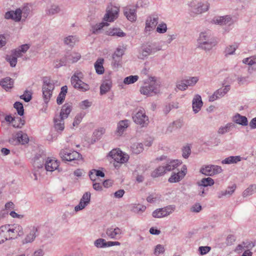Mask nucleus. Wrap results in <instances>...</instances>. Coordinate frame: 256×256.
<instances>
[{
	"label": "nucleus",
	"instance_id": "a878e982",
	"mask_svg": "<svg viewBox=\"0 0 256 256\" xmlns=\"http://www.w3.org/2000/svg\"><path fill=\"white\" fill-rule=\"evenodd\" d=\"M182 164V162L178 160H168L164 166L166 172H170L177 168Z\"/></svg>",
	"mask_w": 256,
	"mask_h": 256
},
{
	"label": "nucleus",
	"instance_id": "7ed1b4c3",
	"mask_svg": "<svg viewBox=\"0 0 256 256\" xmlns=\"http://www.w3.org/2000/svg\"><path fill=\"white\" fill-rule=\"evenodd\" d=\"M162 50L161 46L158 45L156 43H150L144 45L142 47V51L140 53L138 58L144 59L148 56L153 54L158 51Z\"/></svg>",
	"mask_w": 256,
	"mask_h": 256
},
{
	"label": "nucleus",
	"instance_id": "13d9d810",
	"mask_svg": "<svg viewBox=\"0 0 256 256\" xmlns=\"http://www.w3.org/2000/svg\"><path fill=\"white\" fill-rule=\"evenodd\" d=\"M106 242L104 239L98 238L94 242V245L98 248H106Z\"/></svg>",
	"mask_w": 256,
	"mask_h": 256
},
{
	"label": "nucleus",
	"instance_id": "f704fd0d",
	"mask_svg": "<svg viewBox=\"0 0 256 256\" xmlns=\"http://www.w3.org/2000/svg\"><path fill=\"white\" fill-rule=\"evenodd\" d=\"M166 172L164 166H159L151 173L152 178H158L163 176Z\"/></svg>",
	"mask_w": 256,
	"mask_h": 256
},
{
	"label": "nucleus",
	"instance_id": "4be33fe9",
	"mask_svg": "<svg viewBox=\"0 0 256 256\" xmlns=\"http://www.w3.org/2000/svg\"><path fill=\"white\" fill-rule=\"evenodd\" d=\"M130 121L128 120H120L118 123L116 134L118 136H121L130 126Z\"/></svg>",
	"mask_w": 256,
	"mask_h": 256
},
{
	"label": "nucleus",
	"instance_id": "393cba45",
	"mask_svg": "<svg viewBox=\"0 0 256 256\" xmlns=\"http://www.w3.org/2000/svg\"><path fill=\"white\" fill-rule=\"evenodd\" d=\"M203 105L201 96L199 94L194 96L192 102V109L195 114L198 113Z\"/></svg>",
	"mask_w": 256,
	"mask_h": 256
},
{
	"label": "nucleus",
	"instance_id": "a18cd8bd",
	"mask_svg": "<svg viewBox=\"0 0 256 256\" xmlns=\"http://www.w3.org/2000/svg\"><path fill=\"white\" fill-rule=\"evenodd\" d=\"M67 54L70 64L77 62L81 58L80 54L78 52L68 53Z\"/></svg>",
	"mask_w": 256,
	"mask_h": 256
},
{
	"label": "nucleus",
	"instance_id": "2f4dec72",
	"mask_svg": "<svg viewBox=\"0 0 256 256\" xmlns=\"http://www.w3.org/2000/svg\"><path fill=\"white\" fill-rule=\"evenodd\" d=\"M235 126L234 124L232 122H229L226 124L224 126H220L218 130V133L220 134H225L230 132Z\"/></svg>",
	"mask_w": 256,
	"mask_h": 256
},
{
	"label": "nucleus",
	"instance_id": "3c124183",
	"mask_svg": "<svg viewBox=\"0 0 256 256\" xmlns=\"http://www.w3.org/2000/svg\"><path fill=\"white\" fill-rule=\"evenodd\" d=\"M238 48V45L234 44L232 45H230L226 47L224 50V54L226 56L231 55L234 54L236 49Z\"/></svg>",
	"mask_w": 256,
	"mask_h": 256
},
{
	"label": "nucleus",
	"instance_id": "e433bc0d",
	"mask_svg": "<svg viewBox=\"0 0 256 256\" xmlns=\"http://www.w3.org/2000/svg\"><path fill=\"white\" fill-rule=\"evenodd\" d=\"M107 34L110 36L123 37L126 36V34L120 28H112L107 31Z\"/></svg>",
	"mask_w": 256,
	"mask_h": 256
},
{
	"label": "nucleus",
	"instance_id": "4468645a",
	"mask_svg": "<svg viewBox=\"0 0 256 256\" xmlns=\"http://www.w3.org/2000/svg\"><path fill=\"white\" fill-rule=\"evenodd\" d=\"M230 86L226 85L224 88H220L215 91L214 94L209 96L208 100L214 102L217 99L223 97L230 90Z\"/></svg>",
	"mask_w": 256,
	"mask_h": 256
},
{
	"label": "nucleus",
	"instance_id": "a19ab883",
	"mask_svg": "<svg viewBox=\"0 0 256 256\" xmlns=\"http://www.w3.org/2000/svg\"><path fill=\"white\" fill-rule=\"evenodd\" d=\"M60 10V8L58 6L52 4L50 8L48 7L46 8V12L48 16H52L58 13Z\"/></svg>",
	"mask_w": 256,
	"mask_h": 256
},
{
	"label": "nucleus",
	"instance_id": "f257e3e1",
	"mask_svg": "<svg viewBox=\"0 0 256 256\" xmlns=\"http://www.w3.org/2000/svg\"><path fill=\"white\" fill-rule=\"evenodd\" d=\"M83 77L84 75L82 72H76L72 76L70 81L74 88L84 92L90 90V86L82 82Z\"/></svg>",
	"mask_w": 256,
	"mask_h": 256
},
{
	"label": "nucleus",
	"instance_id": "473e14b6",
	"mask_svg": "<svg viewBox=\"0 0 256 256\" xmlns=\"http://www.w3.org/2000/svg\"><path fill=\"white\" fill-rule=\"evenodd\" d=\"M213 40L211 37L210 32H202L198 40V44H202L205 42Z\"/></svg>",
	"mask_w": 256,
	"mask_h": 256
},
{
	"label": "nucleus",
	"instance_id": "37998d69",
	"mask_svg": "<svg viewBox=\"0 0 256 256\" xmlns=\"http://www.w3.org/2000/svg\"><path fill=\"white\" fill-rule=\"evenodd\" d=\"M131 150L134 154H138L144 150L143 144L142 143H134L131 146Z\"/></svg>",
	"mask_w": 256,
	"mask_h": 256
},
{
	"label": "nucleus",
	"instance_id": "bf43d9fd",
	"mask_svg": "<svg viewBox=\"0 0 256 256\" xmlns=\"http://www.w3.org/2000/svg\"><path fill=\"white\" fill-rule=\"evenodd\" d=\"M18 58L16 56H14L12 54L10 56H6V60L9 62L10 66L12 67H15L17 64Z\"/></svg>",
	"mask_w": 256,
	"mask_h": 256
},
{
	"label": "nucleus",
	"instance_id": "5701e85b",
	"mask_svg": "<svg viewBox=\"0 0 256 256\" xmlns=\"http://www.w3.org/2000/svg\"><path fill=\"white\" fill-rule=\"evenodd\" d=\"M20 8H17L15 11L10 10L7 12L4 15V18L7 20H12L18 22L21 20L22 16Z\"/></svg>",
	"mask_w": 256,
	"mask_h": 256
},
{
	"label": "nucleus",
	"instance_id": "6e6d98bb",
	"mask_svg": "<svg viewBox=\"0 0 256 256\" xmlns=\"http://www.w3.org/2000/svg\"><path fill=\"white\" fill-rule=\"evenodd\" d=\"M84 115L85 114L84 112H80L74 118V121L73 122V126H78L82 122V120Z\"/></svg>",
	"mask_w": 256,
	"mask_h": 256
},
{
	"label": "nucleus",
	"instance_id": "9b49d317",
	"mask_svg": "<svg viewBox=\"0 0 256 256\" xmlns=\"http://www.w3.org/2000/svg\"><path fill=\"white\" fill-rule=\"evenodd\" d=\"M109 156L118 164H124L126 162L129 158L128 154H124L120 150H113L109 153Z\"/></svg>",
	"mask_w": 256,
	"mask_h": 256
},
{
	"label": "nucleus",
	"instance_id": "e2e57ef3",
	"mask_svg": "<svg viewBox=\"0 0 256 256\" xmlns=\"http://www.w3.org/2000/svg\"><path fill=\"white\" fill-rule=\"evenodd\" d=\"M168 30L167 26L166 23L162 22L158 24L156 31L159 34H164Z\"/></svg>",
	"mask_w": 256,
	"mask_h": 256
},
{
	"label": "nucleus",
	"instance_id": "9d476101",
	"mask_svg": "<svg viewBox=\"0 0 256 256\" xmlns=\"http://www.w3.org/2000/svg\"><path fill=\"white\" fill-rule=\"evenodd\" d=\"M10 239L16 238L18 236L24 234L22 228L18 224L6 225Z\"/></svg>",
	"mask_w": 256,
	"mask_h": 256
},
{
	"label": "nucleus",
	"instance_id": "09e8293b",
	"mask_svg": "<svg viewBox=\"0 0 256 256\" xmlns=\"http://www.w3.org/2000/svg\"><path fill=\"white\" fill-rule=\"evenodd\" d=\"M198 76L189 77L188 78L184 79V81L186 82V84L188 88V86H194L198 81Z\"/></svg>",
	"mask_w": 256,
	"mask_h": 256
},
{
	"label": "nucleus",
	"instance_id": "58836bf2",
	"mask_svg": "<svg viewBox=\"0 0 256 256\" xmlns=\"http://www.w3.org/2000/svg\"><path fill=\"white\" fill-rule=\"evenodd\" d=\"M254 246V244L252 242H250L246 240V242H244L242 244H238L236 250L238 252L239 250H242L244 248H252Z\"/></svg>",
	"mask_w": 256,
	"mask_h": 256
},
{
	"label": "nucleus",
	"instance_id": "bb28decb",
	"mask_svg": "<svg viewBox=\"0 0 256 256\" xmlns=\"http://www.w3.org/2000/svg\"><path fill=\"white\" fill-rule=\"evenodd\" d=\"M72 110V104L66 103L62 106L58 117L62 119L67 118Z\"/></svg>",
	"mask_w": 256,
	"mask_h": 256
},
{
	"label": "nucleus",
	"instance_id": "cd10ccee",
	"mask_svg": "<svg viewBox=\"0 0 256 256\" xmlns=\"http://www.w3.org/2000/svg\"><path fill=\"white\" fill-rule=\"evenodd\" d=\"M0 86L8 91L13 87L14 80L10 77H6L0 80Z\"/></svg>",
	"mask_w": 256,
	"mask_h": 256
},
{
	"label": "nucleus",
	"instance_id": "f03ea898",
	"mask_svg": "<svg viewBox=\"0 0 256 256\" xmlns=\"http://www.w3.org/2000/svg\"><path fill=\"white\" fill-rule=\"evenodd\" d=\"M192 14L198 15L205 12L208 10L209 5L206 2H203L201 0H192L190 4Z\"/></svg>",
	"mask_w": 256,
	"mask_h": 256
},
{
	"label": "nucleus",
	"instance_id": "412c9836",
	"mask_svg": "<svg viewBox=\"0 0 256 256\" xmlns=\"http://www.w3.org/2000/svg\"><path fill=\"white\" fill-rule=\"evenodd\" d=\"M5 120L9 122H11L14 128H20L25 124L24 120L20 117L12 118L11 116H6Z\"/></svg>",
	"mask_w": 256,
	"mask_h": 256
},
{
	"label": "nucleus",
	"instance_id": "680f3d73",
	"mask_svg": "<svg viewBox=\"0 0 256 256\" xmlns=\"http://www.w3.org/2000/svg\"><path fill=\"white\" fill-rule=\"evenodd\" d=\"M92 102L88 100H86L81 102L79 104V106L82 110H86L90 107L92 105Z\"/></svg>",
	"mask_w": 256,
	"mask_h": 256
},
{
	"label": "nucleus",
	"instance_id": "dca6fc26",
	"mask_svg": "<svg viewBox=\"0 0 256 256\" xmlns=\"http://www.w3.org/2000/svg\"><path fill=\"white\" fill-rule=\"evenodd\" d=\"M91 194L90 192H85L81 199L78 205L75 206L76 212L82 210L90 202Z\"/></svg>",
	"mask_w": 256,
	"mask_h": 256
},
{
	"label": "nucleus",
	"instance_id": "0eeeda50",
	"mask_svg": "<svg viewBox=\"0 0 256 256\" xmlns=\"http://www.w3.org/2000/svg\"><path fill=\"white\" fill-rule=\"evenodd\" d=\"M158 92V86L156 82L153 80H152L149 84H146L140 89V92L142 94L148 96L156 94Z\"/></svg>",
	"mask_w": 256,
	"mask_h": 256
},
{
	"label": "nucleus",
	"instance_id": "de8ad7c7",
	"mask_svg": "<svg viewBox=\"0 0 256 256\" xmlns=\"http://www.w3.org/2000/svg\"><path fill=\"white\" fill-rule=\"evenodd\" d=\"M16 138L22 144L27 143L28 141V138L27 134L22 133V132H18L16 134Z\"/></svg>",
	"mask_w": 256,
	"mask_h": 256
},
{
	"label": "nucleus",
	"instance_id": "79ce46f5",
	"mask_svg": "<svg viewBox=\"0 0 256 256\" xmlns=\"http://www.w3.org/2000/svg\"><path fill=\"white\" fill-rule=\"evenodd\" d=\"M214 183V180L211 178L208 177L206 178H202L200 182H198V184L200 186L206 187L208 186H212Z\"/></svg>",
	"mask_w": 256,
	"mask_h": 256
},
{
	"label": "nucleus",
	"instance_id": "f3484780",
	"mask_svg": "<svg viewBox=\"0 0 256 256\" xmlns=\"http://www.w3.org/2000/svg\"><path fill=\"white\" fill-rule=\"evenodd\" d=\"M187 172V168L186 166L184 165L181 169L177 173L173 172L168 179L170 182H180L186 176Z\"/></svg>",
	"mask_w": 256,
	"mask_h": 256
},
{
	"label": "nucleus",
	"instance_id": "774afa93",
	"mask_svg": "<svg viewBox=\"0 0 256 256\" xmlns=\"http://www.w3.org/2000/svg\"><path fill=\"white\" fill-rule=\"evenodd\" d=\"M20 98L24 100L26 102H30L32 98V93L26 90L24 94L20 96Z\"/></svg>",
	"mask_w": 256,
	"mask_h": 256
},
{
	"label": "nucleus",
	"instance_id": "603ef678",
	"mask_svg": "<svg viewBox=\"0 0 256 256\" xmlns=\"http://www.w3.org/2000/svg\"><path fill=\"white\" fill-rule=\"evenodd\" d=\"M20 10L22 16L24 18H26L30 14V9L28 5L26 4L22 8H20Z\"/></svg>",
	"mask_w": 256,
	"mask_h": 256
},
{
	"label": "nucleus",
	"instance_id": "052dcab7",
	"mask_svg": "<svg viewBox=\"0 0 256 256\" xmlns=\"http://www.w3.org/2000/svg\"><path fill=\"white\" fill-rule=\"evenodd\" d=\"M146 210V206L140 204H134L132 207V210L136 213H141L144 212Z\"/></svg>",
	"mask_w": 256,
	"mask_h": 256
},
{
	"label": "nucleus",
	"instance_id": "864d4df0",
	"mask_svg": "<svg viewBox=\"0 0 256 256\" xmlns=\"http://www.w3.org/2000/svg\"><path fill=\"white\" fill-rule=\"evenodd\" d=\"M138 76H130L124 79V82L126 84H134L138 80Z\"/></svg>",
	"mask_w": 256,
	"mask_h": 256
},
{
	"label": "nucleus",
	"instance_id": "4c0bfd02",
	"mask_svg": "<svg viewBox=\"0 0 256 256\" xmlns=\"http://www.w3.org/2000/svg\"><path fill=\"white\" fill-rule=\"evenodd\" d=\"M104 60L102 58L98 59L94 63V68L96 72L98 74H102L104 72V70L103 66Z\"/></svg>",
	"mask_w": 256,
	"mask_h": 256
},
{
	"label": "nucleus",
	"instance_id": "c756f323",
	"mask_svg": "<svg viewBox=\"0 0 256 256\" xmlns=\"http://www.w3.org/2000/svg\"><path fill=\"white\" fill-rule=\"evenodd\" d=\"M233 121L237 124L246 126L248 124L247 118L239 114H236L233 118Z\"/></svg>",
	"mask_w": 256,
	"mask_h": 256
},
{
	"label": "nucleus",
	"instance_id": "b1692460",
	"mask_svg": "<svg viewBox=\"0 0 256 256\" xmlns=\"http://www.w3.org/2000/svg\"><path fill=\"white\" fill-rule=\"evenodd\" d=\"M124 14L130 22H134L136 20V10L131 6H128L124 8Z\"/></svg>",
	"mask_w": 256,
	"mask_h": 256
},
{
	"label": "nucleus",
	"instance_id": "72a5a7b5",
	"mask_svg": "<svg viewBox=\"0 0 256 256\" xmlns=\"http://www.w3.org/2000/svg\"><path fill=\"white\" fill-rule=\"evenodd\" d=\"M78 41V37L76 36H68L64 38V44L70 46H74Z\"/></svg>",
	"mask_w": 256,
	"mask_h": 256
},
{
	"label": "nucleus",
	"instance_id": "8fccbe9b",
	"mask_svg": "<svg viewBox=\"0 0 256 256\" xmlns=\"http://www.w3.org/2000/svg\"><path fill=\"white\" fill-rule=\"evenodd\" d=\"M255 192H256V184H252L244 190L243 196L246 197L252 194Z\"/></svg>",
	"mask_w": 256,
	"mask_h": 256
},
{
	"label": "nucleus",
	"instance_id": "2eb2a0df",
	"mask_svg": "<svg viewBox=\"0 0 256 256\" xmlns=\"http://www.w3.org/2000/svg\"><path fill=\"white\" fill-rule=\"evenodd\" d=\"M122 234V230L118 227L111 226L106 230V236L111 239L118 240Z\"/></svg>",
	"mask_w": 256,
	"mask_h": 256
},
{
	"label": "nucleus",
	"instance_id": "c03bdc74",
	"mask_svg": "<svg viewBox=\"0 0 256 256\" xmlns=\"http://www.w3.org/2000/svg\"><path fill=\"white\" fill-rule=\"evenodd\" d=\"M36 230L33 228L30 232L26 236L24 240H23V243H28L32 242L36 238Z\"/></svg>",
	"mask_w": 256,
	"mask_h": 256
},
{
	"label": "nucleus",
	"instance_id": "6e6552de",
	"mask_svg": "<svg viewBox=\"0 0 256 256\" xmlns=\"http://www.w3.org/2000/svg\"><path fill=\"white\" fill-rule=\"evenodd\" d=\"M132 118L136 124H140L142 127L146 126L149 122L148 116H146L144 110H138L132 116Z\"/></svg>",
	"mask_w": 256,
	"mask_h": 256
},
{
	"label": "nucleus",
	"instance_id": "a211bd4d",
	"mask_svg": "<svg viewBox=\"0 0 256 256\" xmlns=\"http://www.w3.org/2000/svg\"><path fill=\"white\" fill-rule=\"evenodd\" d=\"M212 22L215 24H219L220 26H231L234 22L232 17L228 15L223 16H216L212 19Z\"/></svg>",
	"mask_w": 256,
	"mask_h": 256
},
{
	"label": "nucleus",
	"instance_id": "7c9ffc66",
	"mask_svg": "<svg viewBox=\"0 0 256 256\" xmlns=\"http://www.w3.org/2000/svg\"><path fill=\"white\" fill-rule=\"evenodd\" d=\"M8 240H10V238L6 227V225L2 226L0 227V244Z\"/></svg>",
	"mask_w": 256,
	"mask_h": 256
},
{
	"label": "nucleus",
	"instance_id": "c9c22d12",
	"mask_svg": "<svg viewBox=\"0 0 256 256\" xmlns=\"http://www.w3.org/2000/svg\"><path fill=\"white\" fill-rule=\"evenodd\" d=\"M64 120L60 117L54 118V128L57 131L62 132L64 130Z\"/></svg>",
	"mask_w": 256,
	"mask_h": 256
},
{
	"label": "nucleus",
	"instance_id": "69168bd1",
	"mask_svg": "<svg viewBox=\"0 0 256 256\" xmlns=\"http://www.w3.org/2000/svg\"><path fill=\"white\" fill-rule=\"evenodd\" d=\"M124 50L120 48H118L113 55V58L114 59L116 57L118 58V61L120 60V58L124 54Z\"/></svg>",
	"mask_w": 256,
	"mask_h": 256
},
{
	"label": "nucleus",
	"instance_id": "ea45409f",
	"mask_svg": "<svg viewBox=\"0 0 256 256\" xmlns=\"http://www.w3.org/2000/svg\"><path fill=\"white\" fill-rule=\"evenodd\" d=\"M240 156H230L226 158L222 161V164H236L240 161Z\"/></svg>",
	"mask_w": 256,
	"mask_h": 256
},
{
	"label": "nucleus",
	"instance_id": "4d7b16f0",
	"mask_svg": "<svg viewBox=\"0 0 256 256\" xmlns=\"http://www.w3.org/2000/svg\"><path fill=\"white\" fill-rule=\"evenodd\" d=\"M178 104H174L172 102V104H169L165 106L164 108L163 111L166 114H168L172 108H178Z\"/></svg>",
	"mask_w": 256,
	"mask_h": 256
},
{
	"label": "nucleus",
	"instance_id": "423d86ee",
	"mask_svg": "<svg viewBox=\"0 0 256 256\" xmlns=\"http://www.w3.org/2000/svg\"><path fill=\"white\" fill-rule=\"evenodd\" d=\"M222 171L221 166L217 165H206L203 166L200 170V172L206 175L212 176L218 174Z\"/></svg>",
	"mask_w": 256,
	"mask_h": 256
},
{
	"label": "nucleus",
	"instance_id": "5fc2aeb1",
	"mask_svg": "<svg viewBox=\"0 0 256 256\" xmlns=\"http://www.w3.org/2000/svg\"><path fill=\"white\" fill-rule=\"evenodd\" d=\"M14 108L16 110L18 114L22 116L24 114V109L22 104L18 102H16L14 103Z\"/></svg>",
	"mask_w": 256,
	"mask_h": 256
},
{
	"label": "nucleus",
	"instance_id": "6ab92c4d",
	"mask_svg": "<svg viewBox=\"0 0 256 256\" xmlns=\"http://www.w3.org/2000/svg\"><path fill=\"white\" fill-rule=\"evenodd\" d=\"M59 162L55 158H48L44 164L45 169L46 171L53 172L54 170L58 169Z\"/></svg>",
	"mask_w": 256,
	"mask_h": 256
},
{
	"label": "nucleus",
	"instance_id": "aec40b11",
	"mask_svg": "<svg viewBox=\"0 0 256 256\" xmlns=\"http://www.w3.org/2000/svg\"><path fill=\"white\" fill-rule=\"evenodd\" d=\"M46 158V154L43 152L36 154L34 158L33 166L34 168H42Z\"/></svg>",
	"mask_w": 256,
	"mask_h": 256
},
{
	"label": "nucleus",
	"instance_id": "ddd939ff",
	"mask_svg": "<svg viewBox=\"0 0 256 256\" xmlns=\"http://www.w3.org/2000/svg\"><path fill=\"white\" fill-rule=\"evenodd\" d=\"M158 17L157 15H150L146 20L145 32H150L154 30L158 23Z\"/></svg>",
	"mask_w": 256,
	"mask_h": 256
},
{
	"label": "nucleus",
	"instance_id": "1a4fd4ad",
	"mask_svg": "<svg viewBox=\"0 0 256 256\" xmlns=\"http://www.w3.org/2000/svg\"><path fill=\"white\" fill-rule=\"evenodd\" d=\"M120 9L118 7L110 6L107 8L106 13L104 20L106 22H112L118 18Z\"/></svg>",
	"mask_w": 256,
	"mask_h": 256
},
{
	"label": "nucleus",
	"instance_id": "49530a36",
	"mask_svg": "<svg viewBox=\"0 0 256 256\" xmlns=\"http://www.w3.org/2000/svg\"><path fill=\"white\" fill-rule=\"evenodd\" d=\"M215 45L213 40L205 42L202 44H199V47L205 50H210Z\"/></svg>",
	"mask_w": 256,
	"mask_h": 256
},
{
	"label": "nucleus",
	"instance_id": "20e7f679",
	"mask_svg": "<svg viewBox=\"0 0 256 256\" xmlns=\"http://www.w3.org/2000/svg\"><path fill=\"white\" fill-rule=\"evenodd\" d=\"M54 88V84L51 82L50 80L48 78H44L42 86V98L46 104H48L50 101Z\"/></svg>",
	"mask_w": 256,
	"mask_h": 256
},
{
	"label": "nucleus",
	"instance_id": "0e129e2a",
	"mask_svg": "<svg viewBox=\"0 0 256 256\" xmlns=\"http://www.w3.org/2000/svg\"><path fill=\"white\" fill-rule=\"evenodd\" d=\"M186 82L184 80V79L177 82L176 84V87L178 89L180 90H185L188 88V87L186 86Z\"/></svg>",
	"mask_w": 256,
	"mask_h": 256
},
{
	"label": "nucleus",
	"instance_id": "c85d7f7f",
	"mask_svg": "<svg viewBox=\"0 0 256 256\" xmlns=\"http://www.w3.org/2000/svg\"><path fill=\"white\" fill-rule=\"evenodd\" d=\"M112 86V81L109 79H105L103 80L100 86V94H106L110 90Z\"/></svg>",
	"mask_w": 256,
	"mask_h": 256
},
{
	"label": "nucleus",
	"instance_id": "338daca9",
	"mask_svg": "<svg viewBox=\"0 0 256 256\" xmlns=\"http://www.w3.org/2000/svg\"><path fill=\"white\" fill-rule=\"evenodd\" d=\"M182 156L185 158H188L189 156L190 155V152H191V150H190V146L188 145L184 146L183 148H182Z\"/></svg>",
	"mask_w": 256,
	"mask_h": 256
},
{
	"label": "nucleus",
	"instance_id": "39448f33",
	"mask_svg": "<svg viewBox=\"0 0 256 256\" xmlns=\"http://www.w3.org/2000/svg\"><path fill=\"white\" fill-rule=\"evenodd\" d=\"M60 156L63 160L72 162L82 158V155L76 151L62 150L60 152Z\"/></svg>",
	"mask_w": 256,
	"mask_h": 256
},
{
	"label": "nucleus",
	"instance_id": "f8f14e48",
	"mask_svg": "<svg viewBox=\"0 0 256 256\" xmlns=\"http://www.w3.org/2000/svg\"><path fill=\"white\" fill-rule=\"evenodd\" d=\"M174 206H169L163 208H158L152 212V216L156 218H161L166 216L174 211Z\"/></svg>",
	"mask_w": 256,
	"mask_h": 256
}]
</instances>
